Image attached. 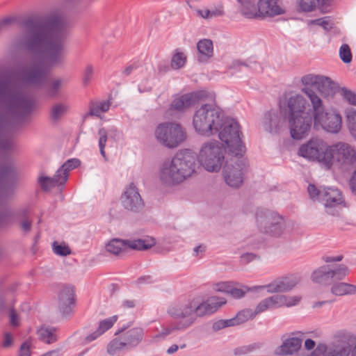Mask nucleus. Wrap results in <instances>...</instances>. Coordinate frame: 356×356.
I'll list each match as a JSON object with an SVG mask.
<instances>
[{"label":"nucleus","mask_w":356,"mask_h":356,"mask_svg":"<svg viewBox=\"0 0 356 356\" xmlns=\"http://www.w3.org/2000/svg\"><path fill=\"white\" fill-rule=\"evenodd\" d=\"M70 27L69 18L57 14L52 15L44 25L35 23L27 29L24 41L19 44L35 55L33 66L24 74L28 83H42L52 68L64 63L65 42Z\"/></svg>","instance_id":"1"},{"label":"nucleus","mask_w":356,"mask_h":356,"mask_svg":"<svg viewBox=\"0 0 356 356\" xmlns=\"http://www.w3.org/2000/svg\"><path fill=\"white\" fill-rule=\"evenodd\" d=\"M193 125L202 135L218 133L220 139L227 144L232 154L241 156L245 152L238 123L233 119L224 118L219 108L210 104L202 106L194 115Z\"/></svg>","instance_id":"2"},{"label":"nucleus","mask_w":356,"mask_h":356,"mask_svg":"<svg viewBox=\"0 0 356 356\" xmlns=\"http://www.w3.org/2000/svg\"><path fill=\"white\" fill-rule=\"evenodd\" d=\"M225 303L226 300L224 298L214 296L203 302L193 299L182 305L170 306L168 313L178 321L176 325L164 327L163 331L155 337L164 338L174 330L186 329L195 322L196 317L211 314Z\"/></svg>","instance_id":"3"},{"label":"nucleus","mask_w":356,"mask_h":356,"mask_svg":"<svg viewBox=\"0 0 356 356\" xmlns=\"http://www.w3.org/2000/svg\"><path fill=\"white\" fill-rule=\"evenodd\" d=\"M281 113L287 117L291 136L296 140L307 137L312 118L309 104L300 95H285L280 102Z\"/></svg>","instance_id":"4"},{"label":"nucleus","mask_w":356,"mask_h":356,"mask_svg":"<svg viewBox=\"0 0 356 356\" xmlns=\"http://www.w3.org/2000/svg\"><path fill=\"white\" fill-rule=\"evenodd\" d=\"M195 161L188 152L177 153L171 161L163 164L159 172L161 181L168 185L183 182L195 172Z\"/></svg>","instance_id":"5"},{"label":"nucleus","mask_w":356,"mask_h":356,"mask_svg":"<svg viewBox=\"0 0 356 356\" xmlns=\"http://www.w3.org/2000/svg\"><path fill=\"white\" fill-rule=\"evenodd\" d=\"M309 99L314 109V127H320L327 132L338 133L341 129L342 119L341 115L335 111L323 112L322 101L317 95L308 92Z\"/></svg>","instance_id":"6"},{"label":"nucleus","mask_w":356,"mask_h":356,"mask_svg":"<svg viewBox=\"0 0 356 356\" xmlns=\"http://www.w3.org/2000/svg\"><path fill=\"white\" fill-rule=\"evenodd\" d=\"M225 152V149L218 142L207 143L200 151L198 160L207 171L217 172L223 163Z\"/></svg>","instance_id":"7"},{"label":"nucleus","mask_w":356,"mask_h":356,"mask_svg":"<svg viewBox=\"0 0 356 356\" xmlns=\"http://www.w3.org/2000/svg\"><path fill=\"white\" fill-rule=\"evenodd\" d=\"M155 137L163 146L175 148L186 140V134L180 124L165 122L157 126Z\"/></svg>","instance_id":"8"},{"label":"nucleus","mask_w":356,"mask_h":356,"mask_svg":"<svg viewBox=\"0 0 356 356\" xmlns=\"http://www.w3.org/2000/svg\"><path fill=\"white\" fill-rule=\"evenodd\" d=\"M299 154L309 160L318 161L327 168L330 167L332 152L330 146L322 139L312 138L300 147Z\"/></svg>","instance_id":"9"},{"label":"nucleus","mask_w":356,"mask_h":356,"mask_svg":"<svg viewBox=\"0 0 356 356\" xmlns=\"http://www.w3.org/2000/svg\"><path fill=\"white\" fill-rule=\"evenodd\" d=\"M154 238L147 237L145 239L122 240L113 238L106 245L108 252L115 255H122L129 250H145L155 245Z\"/></svg>","instance_id":"10"},{"label":"nucleus","mask_w":356,"mask_h":356,"mask_svg":"<svg viewBox=\"0 0 356 356\" xmlns=\"http://www.w3.org/2000/svg\"><path fill=\"white\" fill-rule=\"evenodd\" d=\"M332 152L330 166L334 161L341 165H353L356 167V151L350 145L345 143H339L330 146Z\"/></svg>","instance_id":"11"},{"label":"nucleus","mask_w":356,"mask_h":356,"mask_svg":"<svg viewBox=\"0 0 356 356\" xmlns=\"http://www.w3.org/2000/svg\"><path fill=\"white\" fill-rule=\"evenodd\" d=\"M257 222L264 232L273 236H279L282 229V218L275 212H260L257 214Z\"/></svg>","instance_id":"12"},{"label":"nucleus","mask_w":356,"mask_h":356,"mask_svg":"<svg viewBox=\"0 0 356 356\" xmlns=\"http://www.w3.org/2000/svg\"><path fill=\"white\" fill-rule=\"evenodd\" d=\"M245 169L242 163L234 164L227 163L223 170V175L225 182L231 187H238L243 182V175Z\"/></svg>","instance_id":"13"},{"label":"nucleus","mask_w":356,"mask_h":356,"mask_svg":"<svg viewBox=\"0 0 356 356\" xmlns=\"http://www.w3.org/2000/svg\"><path fill=\"white\" fill-rule=\"evenodd\" d=\"M207 97V92L204 90L176 97L170 105L169 111H182L193 106L198 99Z\"/></svg>","instance_id":"14"},{"label":"nucleus","mask_w":356,"mask_h":356,"mask_svg":"<svg viewBox=\"0 0 356 356\" xmlns=\"http://www.w3.org/2000/svg\"><path fill=\"white\" fill-rule=\"evenodd\" d=\"M121 200L124 208L131 211L138 210L143 204L140 195L134 184H129L126 188Z\"/></svg>","instance_id":"15"},{"label":"nucleus","mask_w":356,"mask_h":356,"mask_svg":"<svg viewBox=\"0 0 356 356\" xmlns=\"http://www.w3.org/2000/svg\"><path fill=\"white\" fill-rule=\"evenodd\" d=\"M293 299L294 302H287L286 298L283 295L273 296L259 302L254 313L256 316L257 314L263 312L268 309H273L275 307L282 306L291 307L292 305H293L294 303H296V302H297V301L299 300L298 298H293Z\"/></svg>","instance_id":"16"},{"label":"nucleus","mask_w":356,"mask_h":356,"mask_svg":"<svg viewBox=\"0 0 356 356\" xmlns=\"http://www.w3.org/2000/svg\"><path fill=\"white\" fill-rule=\"evenodd\" d=\"M259 10L260 18L273 17L284 13L285 10L279 0H259Z\"/></svg>","instance_id":"17"},{"label":"nucleus","mask_w":356,"mask_h":356,"mask_svg":"<svg viewBox=\"0 0 356 356\" xmlns=\"http://www.w3.org/2000/svg\"><path fill=\"white\" fill-rule=\"evenodd\" d=\"M329 82L330 81L327 78L313 74H307L302 78V83L305 86V88H302V91L309 98V94H308V92L314 95H316L313 89H317L321 92H323V88L324 85Z\"/></svg>","instance_id":"18"},{"label":"nucleus","mask_w":356,"mask_h":356,"mask_svg":"<svg viewBox=\"0 0 356 356\" xmlns=\"http://www.w3.org/2000/svg\"><path fill=\"white\" fill-rule=\"evenodd\" d=\"M321 201L325 202L326 207L345 206L341 193L334 188H323Z\"/></svg>","instance_id":"19"},{"label":"nucleus","mask_w":356,"mask_h":356,"mask_svg":"<svg viewBox=\"0 0 356 356\" xmlns=\"http://www.w3.org/2000/svg\"><path fill=\"white\" fill-rule=\"evenodd\" d=\"M74 289L71 286H63L59 293V307L63 313H68L70 305L74 302Z\"/></svg>","instance_id":"20"},{"label":"nucleus","mask_w":356,"mask_h":356,"mask_svg":"<svg viewBox=\"0 0 356 356\" xmlns=\"http://www.w3.org/2000/svg\"><path fill=\"white\" fill-rule=\"evenodd\" d=\"M299 280L296 276L284 277L274 283L268 285V291L269 292H282L291 290L298 282Z\"/></svg>","instance_id":"21"},{"label":"nucleus","mask_w":356,"mask_h":356,"mask_svg":"<svg viewBox=\"0 0 356 356\" xmlns=\"http://www.w3.org/2000/svg\"><path fill=\"white\" fill-rule=\"evenodd\" d=\"M302 346V340L292 337L285 340L283 343L275 350L277 355H291L297 352Z\"/></svg>","instance_id":"22"},{"label":"nucleus","mask_w":356,"mask_h":356,"mask_svg":"<svg viewBox=\"0 0 356 356\" xmlns=\"http://www.w3.org/2000/svg\"><path fill=\"white\" fill-rule=\"evenodd\" d=\"M238 1L241 3V13L243 16L249 19L260 18L259 3L256 6L253 0H238Z\"/></svg>","instance_id":"23"},{"label":"nucleus","mask_w":356,"mask_h":356,"mask_svg":"<svg viewBox=\"0 0 356 356\" xmlns=\"http://www.w3.org/2000/svg\"><path fill=\"white\" fill-rule=\"evenodd\" d=\"M117 320H118V316H113L109 317L106 319L102 321L99 323L98 329L94 333L86 337V340L88 341H92L95 340L98 337H99L103 333H104L106 330H108L111 327H112V326L117 321Z\"/></svg>","instance_id":"24"},{"label":"nucleus","mask_w":356,"mask_h":356,"mask_svg":"<svg viewBox=\"0 0 356 356\" xmlns=\"http://www.w3.org/2000/svg\"><path fill=\"white\" fill-rule=\"evenodd\" d=\"M331 0H298L299 8L304 12H312L328 5Z\"/></svg>","instance_id":"25"},{"label":"nucleus","mask_w":356,"mask_h":356,"mask_svg":"<svg viewBox=\"0 0 356 356\" xmlns=\"http://www.w3.org/2000/svg\"><path fill=\"white\" fill-rule=\"evenodd\" d=\"M197 47L200 54V60H204V59L211 58L213 56V48L211 40L208 39L202 40L197 43Z\"/></svg>","instance_id":"26"},{"label":"nucleus","mask_w":356,"mask_h":356,"mask_svg":"<svg viewBox=\"0 0 356 356\" xmlns=\"http://www.w3.org/2000/svg\"><path fill=\"white\" fill-rule=\"evenodd\" d=\"M216 290L231 294L234 298H241L244 296L243 289L236 288L232 282H221L216 285Z\"/></svg>","instance_id":"27"},{"label":"nucleus","mask_w":356,"mask_h":356,"mask_svg":"<svg viewBox=\"0 0 356 356\" xmlns=\"http://www.w3.org/2000/svg\"><path fill=\"white\" fill-rule=\"evenodd\" d=\"M39 339L47 343H51L57 340L56 330L47 326H42L38 330Z\"/></svg>","instance_id":"28"},{"label":"nucleus","mask_w":356,"mask_h":356,"mask_svg":"<svg viewBox=\"0 0 356 356\" xmlns=\"http://www.w3.org/2000/svg\"><path fill=\"white\" fill-rule=\"evenodd\" d=\"M80 165L79 159H72L65 162L57 171V177H61V181H66L68 177L69 171L76 168Z\"/></svg>","instance_id":"29"},{"label":"nucleus","mask_w":356,"mask_h":356,"mask_svg":"<svg viewBox=\"0 0 356 356\" xmlns=\"http://www.w3.org/2000/svg\"><path fill=\"white\" fill-rule=\"evenodd\" d=\"M143 337V330L140 328H134L123 334L121 337L127 344L134 345L138 343Z\"/></svg>","instance_id":"30"},{"label":"nucleus","mask_w":356,"mask_h":356,"mask_svg":"<svg viewBox=\"0 0 356 356\" xmlns=\"http://www.w3.org/2000/svg\"><path fill=\"white\" fill-rule=\"evenodd\" d=\"M110 108L108 102H92L90 104V114L100 117L101 114L106 112Z\"/></svg>","instance_id":"31"},{"label":"nucleus","mask_w":356,"mask_h":356,"mask_svg":"<svg viewBox=\"0 0 356 356\" xmlns=\"http://www.w3.org/2000/svg\"><path fill=\"white\" fill-rule=\"evenodd\" d=\"M332 292L337 296H343L347 294H352L356 293V286L346 284L339 283L333 286Z\"/></svg>","instance_id":"32"},{"label":"nucleus","mask_w":356,"mask_h":356,"mask_svg":"<svg viewBox=\"0 0 356 356\" xmlns=\"http://www.w3.org/2000/svg\"><path fill=\"white\" fill-rule=\"evenodd\" d=\"M197 13L202 18L210 19L215 17H219L224 15L223 6L222 5H218L211 10L209 9H202L198 10Z\"/></svg>","instance_id":"33"},{"label":"nucleus","mask_w":356,"mask_h":356,"mask_svg":"<svg viewBox=\"0 0 356 356\" xmlns=\"http://www.w3.org/2000/svg\"><path fill=\"white\" fill-rule=\"evenodd\" d=\"M255 314L252 312V310H242L239 312L234 318H232V325L234 326L242 324L248 321L249 319L253 318Z\"/></svg>","instance_id":"34"},{"label":"nucleus","mask_w":356,"mask_h":356,"mask_svg":"<svg viewBox=\"0 0 356 356\" xmlns=\"http://www.w3.org/2000/svg\"><path fill=\"white\" fill-rule=\"evenodd\" d=\"M40 186L44 190H49L57 184H63L65 181H61V177H57V174L54 178L40 177L39 179Z\"/></svg>","instance_id":"35"},{"label":"nucleus","mask_w":356,"mask_h":356,"mask_svg":"<svg viewBox=\"0 0 356 356\" xmlns=\"http://www.w3.org/2000/svg\"><path fill=\"white\" fill-rule=\"evenodd\" d=\"M186 61V56L183 52L176 51L171 60V67L178 70L182 67Z\"/></svg>","instance_id":"36"},{"label":"nucleus","mask_w":356,"mask_h":356,"mask_svg":"<svg viewBox=\"0 0 356 356\" xmlns=\"http://www.w3.org/2000/svg\"><path fill=\"white\" fill-rule=\"evenodd\" d=\"M346 117L350 133L356 138V110L348 111Z\"/></svg>","instance_id":"37"},{"label":"nucleus","mask_w":356,"mask_h":356,"mask_svg":"<svg viewBox=\"0 0 356 356\" xmlns=\"http://www.w3.org/2000/svg\"><path fill=\"white\" fill-rule=\"evenodd\" d=\"M124 346H126V343L123 341L121 337L115 338L109 343L108 346V352L109 354L113 355L118 350L122 349Z\"/></svg>","instance_id":"38"},{"label":"nucleus","mask_w":356,"mask_h":356,"mask_svg":"<svg viewBox=\"0 0 356 356\" xmlns=\"http://www.w3.org/2000/svg\"><path fill=\"white\" fill-rule=\"evenodd\" d=\"M348 273V269L346 266L341 265L339 266L336 270L329 271L327 275H330V277L336 278L337 280H341L345 277Z\"/></svg>","instance_id":"39"},{"label":"nucleus","mask_w":356,"mask_h":356,"mask_svg":"<svg viewBox=\"0 0 356 356\" xmlns=\"http://www.w3.org/2000/svg\"><path fill=\"white\" fill-rule=\"evenodd\" d=\"M339 56L341 59L345 63H349L352 60V53L350 47L343 44L341 45L339 49Z\"/></svg>","instance_id":"40"},{"label":"nucleus","mask_w":356,"mask_h":356,"mask_svg":"<svg viewBox=\"0 0 356 356\" xmlns=\"http://www.w3.org/2000/svg\"><path fill=\"white\" fill-rule=\"evenodd\" d=\"M54 251L56 254L61 256H66L71 253L70 248L65 243L54 242L53 244Z\"/></svg>","instance_id":"41"},{"label":"nucleus","mask_w":356,"mask_h":356,"mask_svg":"<svg viewBox=\"0 0 356 356\" xmlns=\"http://www.w3.org/2000/svg\"><path fill=\"white\" fill-rule=\"evenodd\" d=\"M98 134L99 136V146L100 149V153L102 155V156L105 158L104 148L106 146V143L107 141V131L105 129L102 128L99 130Z\"/></svg>","instance_id":"42"},{"label":"nucleus","mask_w":356,"mask_h":356,"mask_svg":"<svg viewBox=\"0 0 356 356\" xmlns=\"http://www.w3.org/2000/svg\"><path fill=\"white\" fill-rule=\"evenodd\" d=\"M328 272L325 267L319 268L314 272L312 280L316 282H322L325 279L330 278V275H327Z\"/></svg>","instance_id":"43"},{"label":"nucleus","mask_w":356,"mask_h":356,"mask_svg":"<svg viewBox=\"0 0 356 356\" xmlns=\"http://www.w3.org/2000/svg\"><path fill=\"white\" fill-rule=\"evenodd\" d=\"M67 110V106L65 104H56L55 105L51 110V117L54 120L59 118L62 115H63L66 111Z\"/></svg>","instance_id":"44"},{"label":"nucleus","mask_w":356,"mask_h":356,"mask_svg":"<svg viewBox=\"0 0 356 356\" xmlns=\"http://www.w3.org/2000/svg\"><path fill=\"white\" fill-rule=\"evenodd\" d=\"M309 25H318L322 26L325 30H329L332 28L330 22L327 17L317 19L315 20H310L308 22Z\"/></svg>","instance_id":"45"},{"label":"nucleus","mask_w":356,"mask_h":356,"mask_svg":"<svg viewBox=\"0 0 356 356\" xmlns=\"http://www.w3.org/2000/svg\"><path fill=\"white\" fill-rule=\"evenodd\" d=\"M349 348L343 346H337L333 350H330L326 356H348L349 355Z\"/></svg>","instance_id":"46"},{"label":"nucleus","mask_w":356,"mask_h":356,"mask_svg":"<svg viewBox=\"0 0 356 356\" xmlns=\"http://www.w3.org/2000/svg\"><path fill=\"white\" fill-rule=\"evenodd\" d=\"M307 191L312 199L321 200V194L323 193V188L318 189L314 185L309 184L307 188Z\"/></svg>","instance_id":"47"},{"label":"nucleus","mask_w":356,"mask_h":356,"mask_svg":"<svg viewBox=\"0 0 356 356\" xmlns=\"http://www.w3.org/2000/svg\"><path fill=\"white\" fill-rule=\"evenodd\" d=\"M94 69L92 65H87L84 70L83 75V81L85 85L88 84L92 79Z\"/></svg>","instance_id":"48"},{"label":"nucleus","mask_w":356,"mask_h":356,"mask_svg":"<svg viewBox=\"0 0 356 356\" xmlns=\"http://www.w3.org/2000/svg\"><path fill=\"white\" fill-rule=\"evenodd\" d=\"M342 95L350 104H356V94L350 90H343Z\"/></svg>","instance_id":"49"},{"label":"nucleus","mask_w":356,"mask_h":356,"mask_svg":"<svg viewBox=\"0 0 356 356\" xmlns=\"http://www.w3.org/2000/svg\"><path fill=\"white\" fill-rule=\"evenodd\" d=\"M31 343L26 341L21 346L19 356H30Z\"/></svg>","instance_id":"50"},{"label":"nucleus","mask_w":356,"mask_h":356,"mask_svg":"<svg viewBox=\"0 0 356 356\" xmlns=\"http://www.w3.org/2000/svg\"><path fill=\"white\" fill-rule=\"evenodd\" d=\"M63 85V81L61 79H54L52 81L50 86V89L52 95H55L58 89Z\"/></svg>","instance_id":"51"},{"label":"nucleus","mask_w":356,"mask_h":356,"mask_svg":"<svg viewBox=\"0 0 356 356\" xmlns=\"http://www.w3.org/2000/svg\"><path fill=\"white\" fill-rule=\"evenodd\" d=\"M229 326H234L232 325V319L225 320V321H219L213 325V327L216 329H222V328H224L226 327H229Z\"/></svg>","instance_id":"52"},{"label":"nucleus","mask_w":356,"mask_h":356,"mask_svg":"<svg viewBox=\"0 0 356 356\" xmlns=\"http://www.w3.org/2000/svg\"><path fill=\"white\" fill-rule=\"evenodd\" d=\"M13 339L12 335L8 332L5 333L3 340V346L5 348L10 347L13 343Z\"/></svg>","instance_id":"53"},{"label":"nucleus","mask_w":356,"mask_h":356,"mask_svg":"<svg viewBox=\"0 0 356 356\" xmlns=\"http://www.w3.org/2000/svg\"><path fill=\"white\" fill-rule=\"evenodd\" d=\"M9 315L11 325L13 326H17L19 325V319L15 312L14 310H10Z\"/></svg>","instance_id":"54"},{"label":"nucleus","mask_w":356,"mask_h":356,"mask_svg":"<svg viewBox=\"0 0 356 356\" xmlns=\"http://www.w3.org/2000/svg\"><path fill=\"white\" fill-rule=\"evenodd\" d=\"M255 258V255L252 254H246L241 257V261L243 264H247L249 261L253 260Z\"/></svg>","instance_id":"55"},{"label":"nucleus","mask_w":356,"mask_h":356,"mask_svg":"<svg viewBox=\"0 0 356 356\" xmlns=\"http://www.w3.org/2000/svg\"><path fill=\"white\" fill-rule=\"evenodd\" d=\"M315 342L312 339H307L305 342V347L307 350H312L315 347Z\"/></svg>","instance_id":"56"},{"label":"nucleus","mask_w":356,"mask_h":356,"mask_svg":"<svg viewBox=\"0 0 356 356\" xmlns=\"http://www.w3.org/2000/svg\"><path fill=\"white\" fill-rule=\"evenodd\" d=\"M21 226L24 231H29L31 229V222L26 219L22 221Z\"/></svg>","instance_id":"57"},{"label":"nucleus","mask_w":356,"mask_h":356,"mask_svg":"<svg viewBox=\"0 0 356 356\" xmlns=\"http://www.w3.org/2000/svg\"><path fill=\"white\" fill-rule=\"evenodd\" d=\"M11 100L14 101L17 106H19L24 102V99L20 96L18 95L12 96Z\"/></svg>","instance_id":"58"},{"label":"nucleus","mask_w":356,"mask_h":356,"mask_svg":"<svg viewBox=\"0 0 356 356\" xmlns=\"http://www.w3.org/2000/svg\"><path fill=\"white\" fill-rule=\"evenodd\" d=\"M137 67L138 65L136 63L131 65L124 69V73L126 75H129L132 72V70L136 68Z\"/></svg>","instance_id":"59"},{"label":"nucleus","mask_w":356,"mask_h":356,"mask_svg":"<svg viewBox=\"0 0 356 356\" xmlns=\"http://www.w3.org/2000/svg\"><path fill=\"white\" fill-rule=\"evenodd\" d=\"M342 259V256H338L337 257H325L324 260L325 262L339 261Z\"/></svg>","instance_id":"60"},{"label":"nucleus","mask_w":356,"mask_h":356,"mask_svg":"<svg viewBox=\"0 0 356 356\" xmlns=\"http://www.w3.org/2000/svg\"><path fill=\"white\" fill-rule=\"evenodd\" d=\"M284 296L286 298L287 302H294L293 298H298L299 300L297 301V302H296V303H294L291 306H294V305H297L300 301V300H301V297L300 296Z\"/></svg>","instance_id":"61"},{"label":"nucleus","mask_w":356,"mask_h":356,"mask_svg":"<svg viewBox=\"0 0 356 356\" xmlns=\"http://www.w3.org/2000/svg\"><path fill=\"white\" fill-rule=\"evenodd\" d=\"M178 346L177 345H172L168 349V353L169 354H172L174 353H175L176 351H177L178 350Z\"/></svg>","instance_id":"62"},{"label":"nucleus","mask_w":356,"mask_h":356,"mask_svg":"<svg viewBox=\"0 0 356 356\" xmlns=\"http://www.w3.org/2000/svg\"><path fill=\"white\" fill-rule=\"evenodd\" d=\"M205 250V247L202 245H199L195 248V252L196 255L198 256L199 252H204Z\"/></svg>","instance_id":"63"},{"label":"nucleus","mask_w":356,"mask_h":356,"mask_svg":"<svg viewBox=\"0 0 356 356\" xmlns=\"http://www.w3.org/2000/svg\"><path fill=\"white\" fill-rule=\"evenodd\" d=\"M325 302H316L314 305V307H320L321 305L324 304Z\"/></svg>","instance_id":"64"}]
</instances>
